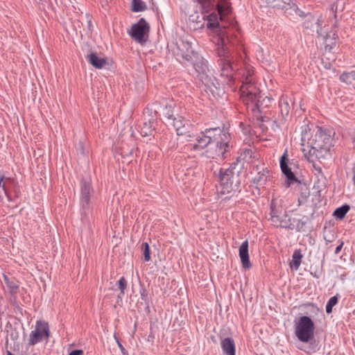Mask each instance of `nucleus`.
Listing matches in <instances>:
<instances>
[{
    "label": "nucleus",
    "instance_id": "nucleus-1",
    "mask_svg": "<svg viewBox=\"0 0 355 355\" xmlns=\"http://www.w3.org/2000/svg\"><path fill=\"white\" fill-rule=\"evenodd\" d=\"M231 135L227 129L223 127L206 128L197 135L193 144H189L191 150L199 153V155L208 159H223L230 151Z\"/></svg>",
    "mask_w": 355,
    "mask_h": 355
},
{
    "label": "nucleus",
    "instance_id": "nucleus-2",
    "mask_svg": "<svg viewBox=\"0 0 355 355\" xmlns=\"http://www.w3.org/2000/svg\"><path fill=\"white\" fill-rule=\"evenodd\" d=\"M236 166L237 163L233 162L227 168H220L217 173L214 172L220 182L221 193L240 191V171L236 169Z\"/></svg>",
    "mask_w": 355,
    "mask_h": 355
},
{
    "label": "nucleus",
    "instance_id": "nucleus-3",
    "mask_svg": "<svg viewBox=\"0 0 355 355\" xmlns=\"http://www.w3.org/2000/svg\"><path fill=\"white\" fill-rule=\"evenodd\" d=\"M331 135L329 132L318 127L314 135L309 139L308 144L310 146L308 159L315 157L320 159L329 152L331 147Z\"/></svg>",
    "mask_w": 355,
    "mask_h": 355
},
{
    "label": "nucleus",
    "instance_id": "nucleus-4",
    "mask_svg": "<svg viewBox=\"0 0 355 355\" xmlns=\"http://www.w3.org/2000/svg\"><path fill=\"white\" fill-rule=\"evenodd\" d=\"M218 60L217 63L220 68V76L227 79L228 82H231L234 79L235 68L233 65V58L227 47H218L216 49Z\"/></svg>",
    "mask_w": 355,
    "mask_h": 355
},
{
    "label": "nucleus",
    "instance_id": "nucleus-5",
    "mask_svg": "<svg viewBox=\"0 0 355 355\" xmlns=\"http://www.w3.org/2000/svg\"><path fill=\"white\" fill-rule=\"evenodd\" d=\"M315 324L309 316H302L295 324V334L297 339L304 343H308L314 338Z\"/></svg>",
    "mask_w": 355,
    "mask_h": 355
},
{
    "label": "nucleus",
    "instance_id": "nucleus-6",
    "mask_svg": "<svg viewBox=\"0 0 355 355\" xmlns=\"http://www.w3.org/2000/svg\"><path fill=\"white\" fill-rule=\"evenodd\" d=\"M200 6L202 14V18L207 21V27L209 29L214 30L219 27L220 24L218 20V14L215 12L216 0H192Z\"/></svg>",
    "mask_w": 355,
    "mask_h": 355
},
{
    "label": "nucleus",
    "instance_id": "nucleus-7",
    "mask_svg": "<svg viewBox=\"0 0 355 355\" xmlns=\"http://www.w3.org/2000/svg\"><path fill=\"white\" fill-rule=\"evenodd\" d=\"M172 51L176 59L186 65H188L189 61H192V58L197 53L192 49L191 42L183 39L176 42Z\"/></svg>",
    "mask_w": 355,
    "mask_h": 355
},
{
    "label": "nucleus",
    "instance_id": "nucleus-8",
    "mask_svg": "<svg viewBox=\"0 0 355 355\" xmlns=\"http://www.w3.org/2000/svg\"><path fill=\"white\" fill-rule=\"evenodd\" d=\"M248 95H245L241 97L243 103L250 108L252 112H257L260 114L264 113V109L270 106L272 98L263 96L261 92L259 89V93L256 94L255 98H248Z\"/></svg>",
    "mask_w": 355,
    "mask_h": 355
},
{
    "label": "nucleus",
    "instance_id": "nucleus-9",
    "mask_svg": "<svg viewBox=\"0 0 355 355\" xmlns=\"http://www.w3.org/2000/svg\"><path fill=\"white\" fill-rule=\"evenodd\" d=\"M94 193L90 180L82 179L80 182L79 204L85 214L89 209L92 197Z\"/></svg>",
    "mask_w": 355,
    "mask_h": 355
},
{
    "label": "nucleus",
    "instance_id": "nucleus-10",
    "mask_svg": "<svg viewBox=\"0 0 355 355\" xmlns=\"http://www.w3.org/2000/svg\"><path fill=\"white\" fill-rule=\"evenodd\" d=\"M49 337L50 330L48 322L44 320H37L35 329L30 333L28 345H35L44 339L48 340Z\"/></svg>",
    "mask_w": 355,
    "mask_h": 355
},
{
    "label": "nucleus",
    "instance_id": "nucleus-11",
    "mask_svg": "<svg viewBox=\"0 0 355 355\" xmlns=\"http://www.w3.org/2000/svg\"><path fill=\"white\" fill-rule=\"evenodd\" d=\"M252 71L250 69H246L243 74V83L240 87L241 97L248 95V98H255L256 94L259 93V87L252 77Z\"/></svg>",
    "mask_w": 355,
    "mask_h": 355
},
{
    "label": "nucleus",
    "instance_id": "nucleus-12",
    "mask_svg": "<svg viewBox=\"0 0 355 355\" xmlns=\"http://www.w3.org/2000/svg\"><path fill=\"white\" fill-rule=\"evenodd\" d=\"M150 26L144 18L133 24L130 32L131 37L140 44H144L148 37Z\"/></svg>",
    "mask_w": 355,
    "mask_h": 355
},
{
    "label": "nucleus",
    "instance_id": "nucleus-13",
    "mask_svg": "<svg viewBox=\"0 0 355 355\" xmlns=\"http://www.w3.org/2000/svg\"><path fill=\"white\" fill-rule=\"evenodd\" d=\"M279 165L282 173L286 177L285 186L286 188L290 187L291 184L300 181L295 176V173L292 171L291 168L288 166L287 150H286L281 156L279 159Z\"/></svg>",
    "mask_w": 355,
    "mask_h": 355
},
{
    "label": "nucleus",
    "instance_id": "nucleus-14",
    "mask_svg": "<svg viewBox=\"0 0 355 355\" xmlns=\"http://www.w3.org/2000/svg\"><path fill=\"white\" fill-rule=\"evenodd\" d=\"M191 64L193 67L195 69L196 72L201 75V80H205L207 75V72L209 71L208 68V62L205 59H204L202 56H200L198 53L194 54L192 58V61L188 62V65Z\"/></svg>",
    "mask_w": 355,
    "mask_h": 355
},
{
    "label": "nucleus",
    "instance_id": "nucleus-15",
    "mask_svg": "<svg viewBox=\"0 0 355 355\" xmlns=\"http://www.w3.org/2000/svg\"><path fill=\"white\" fill-rule=\"evenodd\" d=\"M202 83L207 88V92L209 91L216 99L223 98L225 96V92L223 88L220 87L216 79L212 80L209 76H206L205 80H202Z\"/></svg>",
    "mask_w": 355,
    "mask_h": 355
},
{
    "label": "nucleus",
    "instance_id": "nucleus-16",
    "mask_svg": "<svg viewBox=\"0 0 355 355\" xmlns=\"http://www.w3.org/2000/svg\"><path fill=\"white\" fill-rule=\"evenodd\" d=\"M272 178L270 171L267 167H263L252 178V182L257 187L265 188Z\"/></svg>",
    "mask_w": 355,
    "mask_h": 355
},
{
    "label": "nucleus",
    "instance_id": "nucleus-17",
    "mask_svg": "<svg viewBox=\"0 0 355 355\" xmlns=\"http://www.w3.org/2000/svg\"><path fill=\"white\" fill-rule=\"evenodd\" d=\"M173 126L178 135H184L187 133V127L189 125V120L186 119L180 113L168 122Z\"/></svg>",
    "mask_w": 355,
    "mask_h": 355
},
{
    "label": "nucleus",
    "instance_id": "nucleus-18",
    "mask_svg": "<svg viewBox=\"0 0 355 355\" xmlns=\"http://www.w3.org/2000/svg\"><path fill=\"white\" fill-rule=\"evenodd\" d=\"M239 254L243 268L245 270L250 269L252 267V264L249 257L248 240L242 243L239 248Z\"/></svg>",
    "mask_w": 355,
    "mask_h": 355
},
{
    "label": "nucleus",
    "instance_id": "nucleus-19",
    "mask_svg": "<svg viewBox=\"0 0 355 355\" xmlns=\"http://www.w3.org/2000/svg\"><path fill=\"white\" fill-rule=\"evenodd\" d=\"M87 61L96 69H102L107 64V59L105 58L98 57L95 52H91L85 56Z\"/></svg>",
    "mask_w": 355,
    "mask_h": 355
},
{
    "label": "nucleus",
    "instance_id": "nucleus-20",
    "mask_svg": "<svg viewBox=\"0 0 355 355\" xmlns=\"http://www.w3.org/2000/svg\"><path fill=\"white\" fill-rule=\"evenodd\" d=\"M308 17L307 20H306L304 23V26L305 28H310L313 31H316L318 35V37L320 36V30L321 29L322 21L319 18H315L310 13L306 15Z\"/></svg>",
    "mask_w": 355,
    "mask_h": 355
},
{
    "label": "nucleus",
    "instance_id": "nucleus-21",
    "mask_svg": "<svg viewBox=\"0 0 355 355\" xmlns=\"http://www.w3.org/2000/svg\"><path fill=\"white\" fill-rule=\"evenodd\" d=\"M297 183H298L297 190L299 191V196L297 198L298 205H303L307 202L310 196L309 187L306 183H302L300 181Z\"/></svg>",
    "mask_w": 355,
    "mask_h": 355
},
{
    "label": "nucleus",
    "instance_id": "nucleus-22",
    "mask_svg": "<svg viewBox=\"0 0 355 355\" xmlns=\"http://www.w3.org/2000/svg\"><path fill=\"white\" fill-rule=\"evenodd\" d=\"M308 218L306 216H304L302 218H295V217H290L288 218V223H291V227H294V228H287L288 230H295L296 232H305V225L307 223Z\"/></svg>",
    "mask_w": 355,
    "mask_h": 355
},
{
    "label": "nucleus",
    "instance_id": "nucleus-23",
    "mask_svg": "<svg viewBox=\"0 0 355 355\" xmlns=\"http://www.w3.org/2000/svg\"><path fill=\"white\" fill-rule=\"evenodd\" d=\"M279 121L282 123H285L286 121V117L289 114L290 105L287 97L282 96L279 101Z\"/></svg>",
    "mask_w": 355,
    "mask_h": 355
},
{
    "label": "nucleus",
    "instance_id": "nucleus-24",
    "mask_svg": "<svg viewBox=\"0 0 355 355\" xmlns=\"http://www.w3.org/2000/svg\"><path fill=\"white\" fill-rule=\"evenodd\" d=\"M180 107L176 106L175 103L173 101L167 103L164 108V114L167 123L176 116L180 112Z\"/></svg>",
    "mask_w": 355,
    "mask_h": 355
},
{
    "label": "nucleus",
    "instance_id": "nucleus-25",
    "mask_svg": "<svg viewBox=\"0 0 355 355\" xmlns=\"http://www.w3.org/2000/svg\"><path fill=\"white\" fill-rule=\"evenodd\" d=\"M220 345L225 355H236V347L232 338L223 339Z\"/></svg>",
    "mask_w": 355,
    "mask_h": 355
},
{
    "label": "nucleus",
    "instance_id": "nucleus-26",
    "mask_svg": "<svg viewBox=\"0 0 355 355\" xmlns=\"http://www.w3.org/2000/svg\"><path fill=\"white\" fill-rule=\"evenodd\" d=\"M155 120L153 119H148L147 121L143 122L141 125H139L140 128V135L142 137H147L153 135L155 128Z\"/></svg>",
    "mask_w": 355,
    "mask_h": 355
},
{
    "label": "nucleus",
    "instance_id": "nucleus-27",
    "mask_svg": "<svg viewBox=\"0 0 355 355\" xmlns=\"http://www.w3.org/2000/svg\"><path fill=\"white\" fill-rule=\"evenodd\" d=\"M267 6L274 8L286 9L291 8L292 0H261Z\"/></svg>",
    "mask_w": 355,
    "mask_h": 355
},
{
    "label": "nucleus",
    "instance_id": "nucleus-28",
    "mask_svg": "<svg viewBox=\"0 0 355 355\" xmlns=\"http://www.w3.org/2000/svg\"><path fill=\"white\" fill-rule=\"evenodd\" d=\"M284 210L281 206H277V203L274 200H272L270 202V217L269 218V220L271 221V223H278V217L281 215L284 214Z\"/></svg>",
    "mask_w": 355,
    "mask_h": 355
},
{
    "label": "nucleus",
    "instance_id": "nucleus-29",
    "mask_svg": "<svg viewBox=\"0 0 355 355\" xmlns=\"http://www.w3.org/2000/svg\"><path fill=\"white\" fill-rule=\"evenodd\" d=\"M324 39L325 51H331L336 45V34L335 33H327Z\"/></svg>",
    "mask_w": 355,
    "mask_h": 355
},
{
    "label": "nucleus",
    "instance_id": "nucleus-30",
    "mask_svg": "<svg viewBox=\"0 0 355 355\" xmlns=\"http://www.w3.org/2000/svg\"><path fill=\"white\" fill-rule=\"evenodd\" d=\"M303 256L300 250H295L292 255V261L290 263L291 268L298 270L302 262Z\"/></svg>",
    "mask_w": 355,
    "mask_h": 355
},
{
    "label": "nucleus",
    "instance_id": "nucleus-31",
    "mask_svg": "<svg viewBox=\"0 0 355 355\" xmlns=\"http://www.w3.org/2000/svg\"><path fill=\"white\" fill-rule=\"evenodd\" d=\"M349 210L350 206L347 204H345L334 210L333 216H334L337 220H341L345 217Z\"/></svg>",
    "mask_w": 355,
    "mask_h": 355
},
{
    "label": "nucleus",
    "instance_id": "nucleus-32",
    "mask_svg": "<svg viewBox=\"0 0 355 355\" xmlns=\"http://www.w3.org/2000/svg\"><path fill=\"white\" fill-rule=\"evenodd\" d=\"M288 216L286 211H284V214L281 215L278 217V223H271L272 225L276 227H282L284 229L287 228H294V227H291V223H288Z\"/></svg>",
    "mask_w": 355,
    "mask_h": 355
},
{
    "label": "nucleus",
    "instance_id": "nucleus-33",
    "mask_svg": "<svg viewBox=\"0 0 355 355\" xmlns=\"http://www.w3.org/2000/svg\"><path fill=\"white\" fill-rule=\"evenodd\" d=\"M309 344L304 348L300 347V349L309 354L315 353L319 349V341L313 338V340L309 341Z\"/></svg>",
    "mask_w": 355,
    "mask_h": 355
},
{
    "label": "nucleus",
    "instance_id": "nucleus-34",
    "mask_svg": "<svg viewBox=\"0 0 355 355\" xmlns=\"http://www.w3.org/2000/svg\"><path fill=\"white\" fill-rule=\"evenodd\" d=\"M3 280H4L6 285L10 290V293H17L19 286L15 282V281L14 279H12L10 278H9L7 275H3Z\"/></svg>",
    "mask_w": 355,
    "mask_h": 355
},
{
    "label": "nucleus",
    "instance_id": "nucleus-35",
    "mask_svg": "<svg viewBox=\"0 0 355 355\" xmlns=\"http://www.w3.org/2000/svg\"><path fill=\"white\" fill-rule=\"evenodd\" d=\"M340 80L341 82L351 84L352 81L355 80V71H352L349 72H343L340 76Z\"/></svg>",
    "mask_w": 355,
    "mask_h": 355
},
{
    "label": "nucleus",
    "instance_id": "nucleus-36",
    "mask_svg": "<svg viewBox=\"0 0 355 355\" xmlns=\"http://www.w3.org/2000/svg\"><path fill=\"white\" fill-rule=\"evenodd\" d=\"M146 9L145 2L141 0H132V10L133 12H142Z\"/></svg>",
    "mask_w": 355,
    "mask_h": 355
},
{
    "label": "nucleus",
    "instance_id": "nucleus-37",
    "mask_svg": "<svg viewBox=\"0 0 355 355\" xmlns=\"http://www.w3.org/2000/svg\"><path fill=\"white\" fill-rule=\"evenodd\" d=\"M141 250L142 252L143 259L144 261L148 262L150 260V249L147 242H144L141 245Z\"/></svg>",
    "mask_w": 355,
    "mask_h": 355
},
{
    "label": "nucleus",
    "instance_id": "nucleus-38",
    "mask_svg": "<svg viewBox=\"0 0 355 355\" xmlns=\"http://www.w3.org/2000/svg\"><path fill=\"white\" fill-rule=\"evenodd\" d=\"M116 285L120 290V293L118 295V299L121 300L122 296L125 294V290L127 288V280L124 277H121L116 282Z\"/></svg>",
    "mask_w": 355,
    "mask_h": 355
},
{
    "label": "nucleus",
    "instance_id": "nucleus-39",
    "mask_svg": "<svg viewBox=\"0 0 355 355\" xmlns=\"http://www.w3.org/2000/svg\"><path fill=\"white\" fill-rule=\"evenodd\" d=\"M338 302V295H334L328 300L326 304V312L329 314L332 312L333 307L337 304Z\"/></svg>",
    "mask_w": 355,
    "mask_h": 355
},
{
    "label": "nucleus",
    "instance_id": "nucleus-40",
    "mask_svg": "<svg viewBox=\"0 0 355 355\" xmlns=\"http://www.w3.org/2000/svg\"><path fill=\"white\" fill-rule=\"evenodd\" d=\"M9 181L10 182H15V180L14 178H7V177H5L4 175H1L0 176V188L3 191L5 195H7V187L6 185V182H4L3 181Z\"/></svg>",
    "mask_w": 355,
    "mask_h": 355
},
{
    "label": "nucleus",
    "instance_id": "nucleus-41",
    "mask_svg": "<svg viewBox=\"0 0 355 355\" xmlns=\"http://www.w3.org/2000/svg\"><path fill=\"white\" fill-rule=\"evenodd\" d=\"M338 3H339V1H336L334 2L333 3H331L329 7L331 12L334 14V18L336 21H337V12L339 10ZM343 9H344V6H343L340 9V11H343Z\"/></svg>",
    "mask_w": 355,
    "mask_h": 355
},
{
    "label": "nucleus",
    "instance_id": "nucleus-42",
    "mask_svg": "<svg viewBox=\"0 0 355 355\" xmlns=\"http://www.w3.org/2000/svg\"><path fill=\"white\" fill-rule=\"evenodd\" d=\"M141 299L145 302L147 308L149 306L148 293L144 287L141 288L140 291Z\"/></svg>",
    "mask_w": 355,
    "mask_h": 355
},
{
    "label": "nucleus",
    "instance_id": "nucleus-43",
    "mask_svg": "<svg viewBox=\"0 0 355 355\" xmlns=\"http://www.w3.org/2000/svg\"><path fill=\"white\" fill-rule=\"evenodd\" d=\"M283 123H282L279 121V118L277 119V120H273L272 121V125H271V127H272V129L274 130V131H276L277 130H279L280 128V126L281 125H282Z\"/></svg>",
    "mask_w": 355,
    "mask_h": 355
},
{
    "label": "nucleus",
    "instance_id": "nucleus-44",
    "mask_svg": "<svg viewBox=\"0 0 355 355\" xmlns=\"http://www.w3.org/2000/svg\"><path fill=\"white\" fill-rule=\"evenodd\" d=\"M76 151L78 154L81 155H85V148H84V145H83V143L82 141H79L78 144H77L76 146Z\"/></svg>",
    "mask_w": 355,
    "mask_h": 355
},
{
    "label": "nucleus",
    "instance_id": "nucleus-45",
    "mask_svg": "<svg viewBox=\"0 0 355 355\" xmlns=\"http://www.w3.org/2000/svg\"><path fill=\"white\" fill-rule=\"evenodd\" d=\"M116 343H117L118 347H119V349L121 351L122 355H128V351L125 349V347L122 345V344L119 340H116Z\"/></svg>",
    "mask_w": 355,
    "mask_h": 355
},
{
    "label": "nucleus",
    "instance_id": "nucleus-46",
    "mask_svg": "<svg viewBox=\"0 0 355 355\" xmlns=\"http://www.w3.org/2000/svg\"><path fill=\"white\" fill-rule=\"evenodd\" d=\"M291 5H293V7H294V10L297 12V15L300 17H306V15H304V12L299 10L298 8L296 7V6L294 4V3H291ZM291 8H292V6H291Z\"/></svg>",
    "mask_w": 355,
    "mask_h": 355
},
{
    "label": "nucleus",
    "instance_id": "nucleus-47",
    "mask_svg": "<svg viewBox=\"0 0 355 355\" xmlns=\"http://www.w3.org/2000/svg\"><path fill=\"white\" fill-rule=\"evenodd\" d=\"M69 355H83V351L82 349H74Z\"/></svg>",
    "mask_w": 355,
    "mask_h": 355
},
{
    "label": "nucleus",
    "instance_id": "nucleus-48",
    "mask_svg": "<svg viewBox=\"0 0 355 355\" xmlns=\"http://www.w3.org/2000/svg\"><path fill=\"white\" fill-rule=\"evenodd\" d=\"M343 245H344V242L343 241H340V244L336 248V250H335V254H339V252L342 250V248H343Z\"/></svg>",
    "mask_w": 355,
    "mask_h": 355
},
{
    "label": "nucleus",
    "instance_id": "nucleus-49",
    "mask_svg": "<svg viewBox=\"0 0 355 355\" xmlns=\"http://www.w3.org/2000/svg\"><path fill=\"white\" fill-rule=\"evenodd\" d=\"M258 120L262 122H268L270 121V118L266 116H261L260 117H258Z\"/></svg>",
    "mask_w": 355,
    "mask_h": 355
},
{
    "label": "nucleus",
    "instance_id": "nucleus-50",
    "mask_svg": "<svg viewBox=\"0 0 355 355\" xmlns=\"http://www.w3.org/2000/svg\"><path fill=\"white\" fill-rule=\"evenodd\" d=\"M121 155L123 157H129L132 155V150H131L129 153H125V151H122Z\"/></svg>",
    "mask_w": 355,
    "mask_h": 355
},
{
    "label": "nucleus",
    "instance_id": "nucleus-51",
    "mask_svg": "<svg viewBox=\"0 0 355 355\" xmlns=\"http://www.w3.org/2000/svg\"><path fill=\"white\" fill-rule=\"evenodd\" d=\"M18 337L17 336V333L16 332L15 334H14L13 333H11L10 334V338L12 340H15V339H17Z\"/></svg>",
    "mask_w": 355,
    "mask_h": 355
},
{
    "label": "nucleus",
    "instance_id": "nucleus-52",
    "mask_svg": "<svg viewBox=\"0 0 355 355\" xmlns=\"http://www.w3.org/2000/svg\"><path fill=\"white\" fill-rule=\"evenodd\" d=\"M245 155H250L252 153V150L248 149L245 151Z\"/></svg>",
    "mask_w": 355,
    "mask_h": 355
},
{
    "label": "nucleus",
    "instance_id": "nucleus-53",
    "mask_svg": "<svg viewBox=\"0 0 355 355\" xmlns=\"http://www.w3.org/2000/svg\"><path fill=\"white\" fill-rule=\"evenodd\" d=\"M330 65H331L330 63H327V64H325L324 67H325L326 69H329L330 68Z\"/></svg>",
    "mask_w": 355,
    "mask_h": 355
},
{
    "label": "nucleus",
    "instance_id": "nucleus-54",
    "mask_svg": "<svg viewBox=\"0 0 355 355\" xmlns=\"http://www.w3.org/2000/svg\"><path fill=\"white\" fill-rule=\"evenodd\" d=\"M6 196H7V198H8V201H11L12 200L10 196H9V194L8 193H7V195H6Z\"/></svg>",
    "mask_w": 355,
    "mask_h": 355
},
{
    "label": "nucleus",
    "instance_id": "nucleus-55",
    "mask_svg": "<svg viewBox=\"0 0 355 355\" xmlns=\"http://www.w3.org/2000/svg\"><path fill=\"white\" fill-rule=\"evenodd\" d=\"M6 354H7V355H14V354H13L11 352H10V351H7Z\"/></svg>",
    "mask_w": 355,
    "mask_h": 355
},
{
    "label": "nucleus",
    "instance_id": "nucleus-56",
    "mask_svg": "<svg viewBox=\"0 0 355 355\" xmlns=\"http://www.w3.org/2000/svg\"><path fill=\"white\" fill-rule=\"evenodd\" d=\"M317 196H318V198H320V191H318L317 192Z\"/></svg>",
    "mask_w": 355,
    "mask_h": 355
},
{
    "label": "nucleus",
    "instance_id": "nucleus-57",
    "mask_svg": "<svg viewBox=\"0 0 355 355\" xmlns=\"http://www.w3.org/2000/svg\"><path fill=\"white\" fill-rule=\"evenodd\" d=\"M261 128H262L263 130L266 128L263 124L260 125Z\"/></svg>",
    "mask_w": 355,
    "mask_h": 355
},
{
    "label": "nucleus",
    "instance_id": "nucleus-58",
    "mask_svg": "<svg viewBox=\"0 0 355 355\" xmlns=\"http://www.w3.org/2000/svg\"><path fill=\"white\" fill-rule=\"evenodd\" d=\"M88 24H89V26H90L92 25V21H88Z\"/></svg>",
    "mask_w": 355,
    "mask_h": 355
},
{
    "label": "nucleus",
    "instance_id": "nucleus-59",
    "mask_svg": "<svg viewBox=\"0 0 355 355\" xmlns=\"http://www.w3.org/2000/svg\"><path fill=\"white\" fill-rule=\"evenodd\" d=\"M324 239L327 241V240L326 239L325 237H324ZM328 242H331V240H328Z\"/></svg>",
    "mask_w": 355,
    "mask_h": 355
},
{
    "label": "nucleus",
    "instance_id": "nucleus-60",
    "mask_svg": "<svg viewBox=\"0 0 355 355\" xmlns=\"http://www.w3.org/2000/svg\"><path fill=\"white\" fill-rule=\"evenodd\" d=\"M313 276H314V277H317V278H318V277L316 275V274H314V275H313Z\"/></svg>",
    "mask_w": 355,
    "mask_h": 355
}]
</instances>
